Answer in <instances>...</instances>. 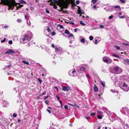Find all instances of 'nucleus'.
Segmentation results:
<instances>
[{
	"instance_id": "f257e3e1",
	"label": "nucleus",
	"mask_w": 129,
	"mask_h": 129,
	"mask_svg": "<svg viewBox=\"0 0 129 129\" xmlns=\"http://www.w3.org/2000/svg\"><path fill=\"white\" fill-rule=\"evenodd\" d=\"M0 4H1L8 6L9 8L12 10L14 8V6H16L17 8H18L23 6V5L21 4L17 6V3L15 2V0H1Z\"/></svg>"
},
{
	"instance_id": "f03ea898",
	"label": "nucleus",
	"mask_w": 129,
	"mask_h": 129,
	"mask_svg": "<svg viewBox=\"0 0 129 129\" xmlns=\"http://www.w3.org/2000/svg\"><path fill=\"white\" fill-rule=\"evenodd\" d=\"M119 85L121 89L125 91H127L129 90V87L127 86V84L124 82H120Z\"/></svg>"
},
{
	"instance_id": "7ed1b4c3",
	"label": "nucleus",
	"mask_w": 129,
	"mask_h": 129,
	"mask_svg": "<svg viewBox=\"0 0 129 129\" xmlns=\"http://www.w3.org/2000/svg\"><path fill=\"white\" fill-rule=\"evenodd\" d=\"M103 61L106 63H110L112 61V60L106 57H105L103 58Z\"/></svg>"
},
{
	"instance_id": "20e7f679",
	"label": "nucleus",
	"mask_w": 129,
	"mask_h": 129,
	"mask_svg": "<svg viewBox=\"0 0 129 129\" xmlns=\"http://www.w3.org/2000/svg\"><path fill=\"white\" fill-rule=\"evenodd\" d=\"M88 66L85 65H83L80 67V70L82 71H84L86 69L88 68Z\"/></svg>"
},
{
	"instance_id": "39448f33",
	"label": "nucleus",
	"mask_w": 129,
	"mask_h": 129,
	"mask_svg": "<svg viewBox=\"0 0 129 129\" xmlns=\"http://www.w3.org/2000/svg\"><path fill=\"white\" fill-rule=\"evenodd\" d=\"M30 39L31 38H30L27 35H25L24 36L23 38L22 39V41L23 42L26 41V42L30 40Z\"/></svg>"
},
{
	"instance_id": "423d86ee",
	"label": "nucleus",
	"mask_w": 129,
	"mask_h": 129,
	"mask_svg": "<svg viewBox=\"0 0 129 129\" xmlns=\"http://www.w3.org/2000/svg\"><path fill=\"white\" fill-rule=\"evenodd\" d=\"M76 72V71L75 70H71L69 72L68 74L70 76H74Z\"/></svg>"
},
{
	"instance_id": "0eeeda50",
	"label": "nucleus",
	"mask_w": 129,
	"mask_h": 129,
	"mask_svg": "<svg viewBox=\"0 0 129 129\" xmlns=\"http://www.w3.org/2000/svg\"><path fill=\"white\" fill-rule=\"evenodd\" d=\"M15 53L14 51L13 50L11 49H9L5 53L6 54H13Z\"/></svg>"
},
{
	"instance_id": "6e6552de",
	"label": "nucleus",
	"mask_w": 129,
	"mask_h": 129,
	"mask_svg": "<svg viewBox=\"0 0 129 129\" xmlns=\"http://www.w3.org/2000/svg\"><path fill=\"white\" fill-rule=\"evenodd\" d=\"M114 10L115 11H119L121 10V9L119 6H114Z\"/></svg>"
},
{
	"instance_id": "1a4fd4ad",
	"label": "nucleus",
	"mask_w": 129,
	"mask_h": 129,
	"mask_svg": "<svg viewBox=\"0 0 129 129\" xmlns=\"http://www.w3.org/2000/svg\"><path fill=\"white\" fill-rule=\"evenodd\" d=\"M80 37L81 39L80 40V41L82 43H84L85 42V39L84 37H83L82 36H80Z\"/></svg>"
},
{
	"instance_id": "9d476101",
	"label": "nucleus",
	"mask_w": 129,
	"mask_h": 129,
	"mask_svg": "<svg viewBox=\"0 0 129 129\" xmlns=\"http://www.w3.org/2000/svg\"><path fill=\"white\" fill-rule=\"evenodd\" d=\"M69 87L65 86H62V90L64 91H68L69 90Z\"/></svg>"
},
{
	"instance_id": "9b49d317",
	"label": "nucleus",
	"mask_w": 129,
	"mask_h": 129,
	"mask_svg": "<svg viewBox=\"0 0 129 129\" xmlns=\"http://www.w3.org/2000/svg\"><path fill=\"white\" fill-rule=\"evenodd\" d=\"M52 2H51L49 4L51 5H54L55 3H57L58 2L57 0H52Z\"/></svg>"
},
{
	"instance_id": "f8f14e48",
	"label": "nucleus",
	"mask_w": 129,
	"mask_h": 129,
	"mask_svg": "<svg viewBox=\"0 0 129 129\" xmlns=\"http://www.w3.org/2000/svg\"><path fill=\"white\" fill-rule=\"evenodd\" d=\"M8 106V103L6 101H4L3 102V107H6Z\"/></svg>"
},
{
	"instance_id": "ddd939ff",
	"label": "nucleus",
	"mask_w": 129,
	"mask_h": 129,
	"mask_svg": "<svg viewBox=\"0 0 129 129\" xmlns=\"http://www.w3.org/2000/svg\"><path fill=\"white\" fill-rule=\"evenodd\" d=\"M94 90L95 92H96L98 90L97 86L95 85H94Z\"/></svg>"
},
{
	"instance_id": "4468645a",
	"label": "nucleus",
	"mask_w": 129,
	"mask_h": 129,
	"mask_svg": "<svg viewBox=\"0 0 129 129\" xmlns=\"http://www.w3.org/2000/svg\"><path fill=\"white\" fill-rule=\"evenodd\" d=\"M88 18L89 17L88 16L86 17V18L85 19V22L87 23L89 22V20L88 19Z\"/></svg>"
},
{
	"instance_id": "2eb2a0df",
	"label": "nucleus",
	"mask_w": 129,
	"mask_h": 129,
	"mask_svg": "<svg viewBox=\"0 0 129 129\" xmlns=\"http://www.w3.org/2000/svg\"><path fill=\"white\" fill-rule=\"evenodd\" d=\"M69 37H71L72 38L71 39L73 40H74L75 39L73 35L72 34H70L69 35Z\"/></svg>"
},
{
	"instance_id": "dca6fc26",
	"label": "nucleus",
	"mask_w": 129,
	"mask_h": 129,
	"mask_svg": "<svg viewBox=\"0 0 129 129\" xmlns=\"http://www.w3.org/2000/svg\"><path fill=\"white\" fill-rule=\"evenodd\" d=\"M19 2L20 3L23 4H25L26 3L25 1L23 0H20L19 1Z\"/></svg>"
},
{
	"instance_id": "f3484780",
	"label": "nucleus",
	"mask_w": 129,
	"mask_h": 129,
	"mask_svg": "<svg viewBox=\"0 0 129 129\" xmlns=\"http://www.w3.org/2000/svg\"><path fill=\"white\" fill-rule=\"evenodd\" d=\"M119 68V67H114L113 68L114 70L116 71H117L118 70Z\"/></svg>"
},
{
	"instance_id": "a211bd4d",
	"label": "nucleus",
	"mask_w": 129,
	"mask_h": 129,
	"mask_svg": "<svg viewBox=\"0 0 129 129\" xmlns=\"http://www.w3.org/2000/svg\"><path fill=\"white\" fill-rule=\"evenodd\" d=\"M26 23L27 25L29 26H30L31 25V23L30 22V21L29 20H27L26 21Z\"/></svg>"
},
{
	"instance_id": "6ab92c4d",
	"label": "nucleus",
	"mask_w": 129,
	"mask_h": 129,
	"mask_svg": "<svg viewBox=\"0 0 129 129\" xmlns=\"http://www.w3.org/2000/svg\"><path fill=\"white\" fill-rule=\"evenodd\" d=\"M112 56H114V57H116L117 58H120V57L119 56H118V55H116V54H112Z\"/></svg>"
},
{
	"instance_id": "aec40b11",
	"label": "nucleus",
	"mask_w": 129,
	"mask_h": 129,
	"mask_svg": "<svg viewBox=\"0 0 129 129\" xmlns=\"http://www.w3.org/2000/svg\"><path fill=\"white\" fill-rule=\"evenodd\" d=\"M84 13L83 11L79 10L78 11V14H81Z\"/></svg>"
},
{
	"instance_id": "412c9836",
	"label": "nucleus",
	"mask_w": 129,
	"mask_h": 129,
	"mask_svg": "<svg viewBox=\"0 0 129 129\" xmlns=\"http://www.w3.org/2000/svg\"><path fill=\"white\" fill-rule=\"evenodd\" d=\"M45 29H46L48 32L49 33H50L51 30H50V28L48 27H47Z\"/></svg>"
},
{
	"instance_id": "4be33fe9",
	"label": "nucleus",
	"mask_w": 129,
	"mask_h": 129,
	"mask_svg": "<svg viewBox=\"0 0 129 129\" xmlns=\"http://www.w3.org/2000/svg\"><path fill=\"white\" fill-rule=\"evenodd\" d=\"M22 62L28 65H29V63L28 62H26L24 60H23Z\"/></svg>"
},
{
	"instance_id": "5701e85b",
	"label": "nucleus",
	"mask_w": 129,
	"mask_h": 129,
	"mask_svg": "<svg viewBox=\"0 0 129 129\" xmlns=\"http://www.w3.org/2000/svg\"><path fill=\"white\" fill-rule=\"evenodd\" d=\"M80 24L83 26H84L85 25V24L82 21H80Z\"/></svg>"
},
{
	"instance_id": "b1692460",
	"label": "nucleus",
	"mask_w": 129,
	"mask_h": 129,
	"mask_svg": "<svg viewBox=\"0 0 129 129\" xmlns=\"http://www.w3.org/2000/svg\"><path fill=\"white\" fill-rule=\"evenodd\" d=\"M100 82L101 84L103 86V87H105V84L103 81H101Z\"/></svg>"
},
{
	"instance_id": "393cba45",
	"label": "nucleus",
	"mask_w": 129,
	"mask_h": 129,
	"mask_svg": "<svg viewBox=\"0 0 129 129\" xmlns=\"http://www.w3.org/2000/svg\"><path fill=\"white\" fill-rule=\"evenodd\" d=\"M65 33L68 35H69L70 34V32L68 30H66L65 31Z\"/></svg>"
},
{
	"instance_id": "a878e982",
	"label": "nucleus",
	"mask_w": 129,
	"mask_h": 129,
	"mask_svg": "<svg viewBox=\"0 0 129 129\" xmlns=\"http://www.w3.org/2000/svg\"><path fill=\"white\" fill-rule=\"evenodd\" d=\"M18 88H13V90H16V92H17V91H18Z\"/></svg>"
},
{
	"instance_id": "bb28decb",
	"label": "nucleus",
	"mask_w": 129,
	"mask_h": 129,
	"mask_svg": "<svg viewBox=\"0 0 129 129\" xmlns=\"http://www.w3.org/2000/svg\"><path fill=\"white\" fill-rule=\"evenodd\" d=\"M124 60L126 62H127L128 64L129 65V59H124Z\"/></svg>"
},
{
	"instance_id": "cd10ccee",
	"label": "nucleus",
	"mask_w": 129,
	"mask_h": 129,
	"mask_svg": "<svg viewBox=\"0 0 129 129\" xmlns=\"http://www.w3.org/2000/svg\"><path fill=\"white\" fill-rule=\"evenodd\" d=\"M93 37L92 36H90L89 37V40L90 41L92 40H93Z\"/></svg>"
},
{
	"instance_id": "c85d7f7f",
	"label": "nucleus",
	"mask_w": 129,
	"mask_h": 129,
	"mask_svg": "<svg viewBox=\"0 0 129 129\" xmlns=\"http://www.w3.org/2000/svg\"><path fill=\"white\" fill-rule=\"evenodd\" d=\"M58 26L60 27V28L61 29H63V26H62V25H60V24H59L58 25Z\"/></svg>"
},
{
	"instance_id": "c756f323",
	"label": "nucleus",
	"mask_w": 129,
	"mask_h": 129,
	"mask_svg": "<svg viewBox=\"0 0 129 129\" xmlns=\"http://www.w3.org/2000/svg\"><path fill=\"white\" fill-rule=\"evenodd\" d=\"M122 44L125 46H129V44H127V43H122Z\"/></svg>"
},
{
	"instance_id": "7c9ffc66",
	"label": "nucleus",
	"mask_w": 129,
	"mask_h": 129,
	"mask_svg": "<svg viewBox=\"0 0 129 129\" xmlns=\"http://www.w3.org/2000/svg\"><path fill=\"white\" fill-rule=\"evenodd\" d=\"M98 119H100L102 118V116L100 115H98Z\"/></svg>"
},
{
	"instance_id": "2f4dec72",
	"label": "nucleus",
	"mask_w": 129,
	"mask_h": 129,
	"mask_svg": "<svg viewBox=\"0 0 129 129\" xmlns=\"http://www.w3.org/2000/svg\"><path fill=\"white\" fill-rule=\"evenodd\" d=\"M96 113L95 112H92L90 114V116H93L95 115Z\"/></svg>"
},
{
	"instance_id": "473e14b6",
	"label": "nucleus",
	"mask_w": 129,
	"mask_h": 129,
	"mask_svg": "<svg viewBox=\"0 0 129 129\" xmlns=\"http://www.w3.org/2000/svg\"><path fill=\"white\" fill-rule=\"evenodd\" d=\"M115 47L117 49L119 50L120 49V47L118 46H115Z\"/></svg>"
},
{
	"instance_id": "72a5a7b5",
	"label": "nucleus",
	"mask_w": 129,
	"mask_h": 129,
	"mask_svg": "<svg viewBox=\"0 0 129 129\" xmlns=\"http://www.w3.org/2000/svg\"><path fill=\"white\" fill-rule=\"evenodd\" d=\"M119 1L120 2L123 3H124L125 2V1L124 0H119Z\"/></svg>"
},
{
	"instance_id": "f704fd0d",
	"label": "nucleus",
	"mask_w": 129,
	"mask_h": 129,
	"mask_svg": "<svg viewBox=\"0 0 129 129\" xmlns=\"http://www.w3.org/2000/svg\"><path fill=\"white\" fill-rule=\"evenodd\" d=\"M38 81H39V82L40 83V84H41L42 82V81L40 79V78H38Z\"/></svg>"
},
{
	"instance_id": "c9c22d12",
	"label": "nucleus",
	"mask_w": 129,
	"mask_h": 129,
	"mask_svg": "<svg viewBox=\"0 0 129 129\" xmlns=\"http://www.w3.org/2000/svg\"><path fill=\"white\" fill-rule=\"evenodd\" d=\"M45 104L47 105H48V104L49 103V101L47 100H45Z\"/></svg>"
},
{
	"instance_id": "e433bc0d",
	"label": "nucleus",
	"mask_w": 129,
	"mask_h": 129,
	"mask_svg": "<svg viewBox=\"0 0 129 129\" xmlns=\"http://www.w3.org/2000/svg\"><path fill=\"white\" fill-rule=\"evenodd\" d=\"M46 92L45 91L42 94L40 95V96H42L43 95H44L46 94Z\"/></svg>"
},
{
	"instance_id": "4c0bfd02",
	"label": "nucleus",
	"mask_w": 129,
	"mask_h": 129,
	"mask_svg": "<svg viewBox=\"0 0 129 129\" xmlns=\"http://www.w3.org/2000/svg\"><path fill=\"white\" fill-rule=\"evenodd\" d=\"M113 15H111V16H110L109 17V19H111L113 18Z\"/></svg>"
},
{
	"instance_id": "58836bf2",
	"label": "nucleus",
	"mask_w": 129,
	"mask_h": 129,
	"mask_svg": "<svg viewBox=\"0 0 129 129\" xmlns=\"http://www.w3.org/2000/svg\"><path fill=\"white\" fill-rule=\"evenodd\" d=\"M97 1V0H92V2L93 3H95Z\"/></svg>"
},
{
	"instance_id": "ea45409f",
	"label": "nucleus",
	"mask_w": 129,
	"mask_h": 129,
	"mask_svg": "<svg viewBox=\"0 0 129 129\" xmlns=\"http://www.w3.org/2000/svg\"><path fill=\"white\" fill-rule=\"evenodd\" d=\"M8 43L10 44H12V41L11 40H10L9 41Z\"/></svg>"
},
{
	"instance_id": "a19ab883",
	"label": "nucleus",
	"mask_w": 129,
	"mask_h": 129,
	"mask_svg": "<svg viewBox=\"0 0 129 129\" xmlns=\"http://www.w3.org/2000/svg\"><path fill=\"white\" fill-rule=\"evenodd\" d=\"M66 6H65V8H67L68 7V5H69V3H66Z\"/></svg>"
},
{
	"instance_id": "79ce46f5",
	"label": "nucleus",
	"mask_w": 129,
	"mask_h": 129,
	"mask_svg": "<svg viewBox=\"0 0 129 129\" xmlns=\"http://www.w3.org/2000/svg\"><path fill=\"white\" fill-rule=\"evenodd\" d=\"M17 21L18 22L20 23V22H21L22 20H21V19H18L17 20Z\"/></svg>"
},
{
	"instance_id": "37998d69",
	"label": "nucleus",
	"mask_w": 129,
	"mask_h": 129,
	"mask_svg": "<svg viewBox=\"0 0 129 129\" xmlns=\"http://www.w3.org/2000/svg\"><path fill=\"white\" fill-rule=\"evenodd\" d=\"M55 34V33L54 31L52 32L51 33V35L52 36L54 35Z\"/></svg>"
},
{
	"instance_id": "c03bdc74",
	"label": "nucleus",
	"mask_w": 129,
	"mask_h": 129,
	"mask_svg": "<svg viewBox=\"0 0 129 129\" xmlns=\"http://www.w3.org/2000/svg\"><path fill=\"white\" fill-rule=\"evenodd\" d=\"M17 116V114L16 113H14L13 114V116L14 117H16Z\"/></svg>"
},
{
	"instance_id": "a18cd8bd",
	"label": "nucleus",
	"mask_w": 129,
	"mask_h": 129,
	"mask_svg": "<svg viewBox=\"0 0 129 129\" xmlns=\"http://www.w3.org/2000/svg\"><path fill=\"white\" fill-rule=\"evenodd\" d=\"M30 10L31 11H33L34 10V8L32 7H30Z\"/></svg>"
},
{
	"instance_id": "49530a36",
	"label": "nucleus",
	"mask_w": 129,
	"mask_h": 129,
	"mask_svg": "<svg viewBox=\"0 0 129 129\" xmlns=\"http://www.w3.org/2000/svg\"><path fill=\"white\" fill-rule=\"evenodd\" d=\"M76 3L78 5L79 3L80 2L78 0H77L76 1Z\"/></svg>"
},
{
	"instance_id": "de8ad7c7",
	"label": "nucleus",
	"mask_w": 129,
	"mask_h": 129,
	"mask_svg": "<svg viewBox=\"0 0 129 129\" xmlns=\"http://www.w3.org/2000/svg\"><path fill=\"white\" fill-rule=\"evenodd\" d=\"M56 97L58 100H60V98H59V97L57 95H56Z\"/></svg>"
},
{
	"instance_id": "09e8293b",
	"label": "nucleus",
	"mask_w": 129,
	"mask_h": 129,
	"mask_svg": "<svg viewBox=\"0 0 129 129\" xmlns=\"http://www.w3.org/2000/svg\"><path fill=\"white\" fill-rule=\"evenodd\" d=\"M104 27V25H100V28H103Z\"/></svg>"
},
{
	"instance_id": "8fccbe9b",
	"label": "nucleus",
	"mask_w": 129,
	"mask_h": 129,
	"mask_svg": "<svg viewBox=\"0 0 129 129\" xmlns=\"http://www.w3.org/2000/svg\"><path fill=\"white\" fill-rule=\"evenodd\" d=\"M49 96V95H47L46 96H45L44 97V100H45L46 99H47L48 97Z\"/></svg>"
},
{
	"instance_id": "3c124183",
	"label": "nucleus",
	"mask_w": 129,
	"mask_h": 129,
	"mask_svg": "<svg viewBox=\"0 0 129 129\" xmlns=\"http://www.w3.org/2000/svg\"><path fill=\"white\" fill-rule=\"evenodd\" d=\"M46 12L48 14L49 13V11L47 9H46Z\"/></svg>"
},
{
	"instance_id": "603ef678",
	"label": "nucleus",
	"mask_w": 129,
	"mask_h": 129,
	"mask_svg": "<svg viewBox=\"0 0 129 129\" xmlns=\"http://www.w3.org/2000/svg\"><path fill=\"white\" fill-rule=\"evenodd\" d=\"M125 17L124 16H120V17H119V18H121V19L124 18Z\"/></svg>"
},
{
	"instance_id": "864d4df0",
	"label": "nucleus",
	"mask_w": 129,
	"mask_h": 129,
	"mask_svg": "<svg viewBox=\"0 0 129 129\" xmlns=\"http://www.w3.org/2000/svg\"><path fill=\"white\" fill-rule=\"evenodd\" d=\"M85 118L87 120H89L90 119V117H85Z\"/></svg>"
},
{
	"instance_id": "5fc2aeb1",
	"label": "nucleus",
	"mask_w": 129,
	"mask_h": 129,
	"mask_svg": "<svg viewBox=\"0 0 129 129\" xmlns=\"http://www.w3.org/2000/svg\"><path fill=\"white\" fill-rule=\"evenodd\" d=\"M98 41L96 39L95 40L94 43L95 44H96L97 43Z\"/></svg>"
},
{
	"instance_id": "6e6d98bb",
	"label": "nucleus",
	"mask_w": 129,
	"mask_h": 129,
	"mask_svg": "<svg viewBox=\"0 0 129 129\" xmlns=\"http://www.w3.org/2000/svg\"><path fill=\"white\" fill-rule=\"evenodd\" d=\"M53 8L54 9H56L57 8V6L56 5H55L54 6Z\"/></svg>"
},
{
	"instance_id": "4d7b16f0",
	"label": "nucleus",
	"mask_w": 129,
	"mask_h": 129,
	"mask_svg": "<svg viewBox=\"0 0 129 129\" xmlns=\"http://www.w3.org/2000/svg\"><path fill=\"white\" fill-rule=\"evenodd\" d=\"M68 108V106L67 105H65L64 106V108L65 109H67Z\"/></svg>"
},
{
	"instance_id": "13d9d810",
	"label": "nucleus",
	"mask_w": 129,
	"mask_h": 129,
	"mask_svg": "<svg viewBox=\"0 0 129 129\" xmlns=\"http://www.w3.org/2000/svg\"><path fill=\"white\" fill-rule=\"evenodd\" d=\"M86 76L88 78H90V77L88 74H87L86 75Z\"/></svg>"
},
{
	"instance_id": "bf43d9fd",
	"label": "nucleus",
	"mask_w": 129,
	"mask_h": 129,
	"mask_svg": "<svg viewBox=\"0 0 129 129\" xmlns=\"http://www.w3.org/2000/svg\"><path fill=\"white\" fill-rule=\"evenodd\" d=\"M127 22L128 26L129 27V20H127Z\"/></svg>"
},
{
	"instance_id": "052dcab7",
	"label": "nucleus",
	"mask_w": 129,
	"mask_h": 129,
	"mask_svg": "<svg viewBox=\"0 0 129 129\" xmlns=\"http://www.w3.org/2000/svg\"><path fill=\"white\" fill-rule=\"evenodd\" d=\"M46 111H48L49 114L50 113H51V111L49 109H47Z\"/></svg>"
},
{
	"instance_id": "680f3d73",
	"label": "nucleus",
	"mask_w": 129,
	"mask_h": 129,
	"mask_svg": "<svg viewBox=\"0 0 129 129\" xmlns=\"http://www.w3.org/2000/svg\"><path fill=\"white\" fill-rule=\"evenodd\" d=\"M6 40V38H5L3 40H2L1 42H4Z\"/></svg>"
},
{
	"instance_id": "e2e57ef3",
	"label": "nucleus",
	"mask_w": 129,
	"mask_h": 129,
	"mask_svg": "<svg viewBox=\"0 0 129 129\" xmlns=\"http://www.w3.org/2000/svg\"><path fill=\"white\" fill-rule=\"evenodd\" d=\"M77 28H75L74 29V31L75 32H77Z\"/></svg>"
},
{
	"instance_id": "0e129e2a",
	"label": "nucleus",
	"mask_w": 129,
	"mask_h": 129,
	"mask_svg": "<svg viewBox=\"0 0 129 129\" xmlns=\"http://www.w3.org/2000/svg\"><path fill=\"white\" fill-rule=\"evenodd\" d=\"M55 50L57 51H58V49L56 47L55 48Z\"/></svg>"
},
{
	"instance_id": "69168bd1",
	"label": "nucleus",
	"mask_w": 129,
	"mask_h": 129,
	"mask_svg": "<svg viewBox=\"0 0 129 129\" xmlns=\"http://www.w3.org/2000/svg\"><path fill=\"white\" fill-rule=\"evenodd\" d=\"M108 8H109V9H112L113 7L111 6H109L108 7Z\"/></svg>"
},
{
	"instance_id": "338daca9",
	"label": "nucleus",
	"mask_w": 129,
	"mask_h": 129,
	"mask_svg": "<svg viewBox=\"0 0 129 129\" xmlns=\"http://www.w3.org/2000/svg\"><path fill=\"white\" fill-rule=\"evenodd\" d=\"M111 91L112 92H113V93H114L115 92H115V91L113 90H111Z\"/></svg>"
},
{
	"instance_id": "774afa93",
	"label": "nucleus",
	"mask_w": 129,
	"mask_h": 129,
	"mask_svg": "<svg viewBox=\"0 0 129 129\" xmlns=\"http://www.w3.org/2000/svg\"><path fill=\"white\" fill-rule=\"evenodd\" d=\"M96 6L95 5H94L93 7V9H95L96 8Z\"/></svg>"
}]
</instances>
